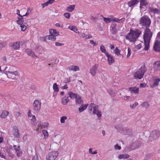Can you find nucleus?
Masks as SVG:
<instances>
[{"label": "nucleus", "mask_w": 160, "mask_h": 160, "mask_svg": "<svg viewBox=\"0 0 160 160\" xmlns=\"http://www.w3.org/2000/svg\"><path fill=\"white\" fill-rule=\"evenodd\" d=\"M41 128H45L47 127L48 126V123L47 122H44L43 123L42 125H41Z\"/></svg>", "instance_id": "obj_48"}, {"label": "nucleus", "mask_w": 160, "mask_h": 160, "mask_svg": "<svg viewBox=\"0 0 160 160\" xmlns=\"http://www.w3.org/2000/svg\"><path fill=\"white\" fill-rule=\"evenodd\" d=\"M63 16L67 19H69L70 18V14L69 12H65L64 13Z\"/></svg>", "instance_id": "obj_49"}, {"label": "nucleus", "mask_w": 160, "mask_h": 160, "mask_svg": "<svg viewBox=\"0 0 160 160\" xmlns=\"http://www.w3.org/2000/svg\"><path fill=\"white\" fill-rule=\"evenodd\" d=\"M160 42L157 40L156 41L154 46L153 48L155 51L156 52H159L160 51Z\"/></svg>", "instance_id": "obj_16"}, {"label": "nucleus", "mask_w": 160, "mask_h": 160, "mask_svg": "<svg viewBox=\"0 0 160 160\" xmlns=\"http://www.w3.org/2000/svg\"><path fill=\"white\" fill-rule=\"evenodd\" d=\"M27 11L26 12L25 14L23 15V16H27L31 13V10H30V9L29 8H28L27 9Z\"/></svg>", "instance_id": "obj_55"}, {"label": "nucleus", "mask_w": 160, "mask_h": 160, "mask_svg": "<svg viewBox=\"0 0 160 160\" xmlns=\"http://www.w3.org/2000/svg\"><path fill=\"white\" fill-rule=\"evenodd\" d=\"M141 31L138 29L132 30L130 29L129 32L125 35V37L130 42H134L141 34Z\"/></svg>", "instance_id": "obj_2"}, {"label": "nucleus", "mask_w": 160, "mask_h": 160, "mask_svg": "<svg viewBox=\"0 0 160 160\" xmlns=\"http://www.w3.org/2000/svg\"><path fill=\"white\" fill-rule=\"evenodd\" d=\"M32 160H39L38 155L35 154Z\"/></svg>", "instance_id": "obj_62"}, {"label": "nucleus", "mask_w": 160, "mask_h": 160, "mask_svg": "<svg viewBox=\"0 0 160 160\" xmlns=\"http://www.w3.org/2000/svg\"><path fill=\"white\" fill-rule=\"evenodd\" d=\"M27 138L28 136L27 134L24 135L23 137V139L25 141H26L28 140Z\"/></svg>", "instance_id": "obj_63"}, {"label": "nucleus", "mask_w": 160, "mask_h": 160, "mask_svg": "<svg viewBox=\"0 0 160 160\" xmlns=\"http://www.w3.org/2000/svg\"><path fill=\"white\" fill-rule=\"evenodd\" d=\"M48 5V2H47L41 4V6L42 8H44L45 7L47 6Z\"/></svg>", "instance_id": "obj_61"}, {"label": "nucleus", "mask_w": 160, "mask_h": 160, "mask_svg": "<svg viewBox=\"0 0 160 160\" xmlns=\"http://www.w3.org/2000/svg\"><path fill=\"white\" fill-rule=\"evenodd\" d=\"M129 157L130 156L129 155L125 154H120L118 155V158L120 159H122V158L125 159L129 158Z\"/></svg>", "instance_id": "obj_32"}, {"label": "nucleus", "mask_w": 160, "mask_h": 160, "mask_svg": "<svg viewBox=\"0 0 160 160\" xmlns=\"http://www.w3.org/2000/svg\"><path fill=\"white\" fill-rule=\"evenodd\" d=\"M71 81L70 78H66L64 81L63 83H67Z\"/></svg>", "instance_id": "obj_59"}, {"label": "nucleus", "mask_w": 160, "mask_h": 160, "mask_svg": "<svg viewBox=\"0 0 160 160\" xmlns=\"http://www.w3.org/2000/svg\"><path fill=\"white\" fill-rule=\"evenodd\" d=\"M108 92L110 95L112 97H113L115 96V93L112 90H110L108 91Z\"/></svg>", "instance_id": "obj_53"}, {"label": "nucleus", "mask_w": 160, "mask_h": 160, "mask_svg": "<svg viewBox=\"0 0 160 160\" xmlns=\"http://www.w3.org/2000/svg\"><path fill=\"white\" fill-rule=\"evenodd\" d=\"M81 105V107L78 108L79 111L80 112H82L85 110L87 108L88 104H87L83 105L82 104Z\"/></svg>", "instance_id": "obj_30"}, {"label": "nucleus", "mask_w": 160, "mask_h": 160, "mask_svg": "<svg viewBox=\"0 0 160 160\" xmlns=\"http://www.w3.org/2000/svg\"><path fill=\"white\" fill-rule=\"evenodd\" d=\"M8 114L9 112L8 111L6 110H3L2 112L0 117L2 118H5L7 117Z\"/></svg>", "instance_id": "obj_29"}, {"label": "nucleus", "mask_w": 160, "mask_h": 160, "mask_svg": "<svg viewBox=\"0 0 160 160\" xmlns=\"http://www.w3.org/2000/svg\"><path fill=\"white\" fill-rule=\"evenodd\" d=\"M53 88L54 92H58L59 91V89L56 83L53 84Z\"/></svg>", "instance_id": "obj_40"}, {"label": "nucleus", "mask_w": 160, "mask_h": 160, "mask_svg": "<svg viewBox=\"0 0 160 160\" xmlns=\"http://www.w3.org/2000/svg\"><path fill=\"white\" fill-rule=\"evenodd\" d=\"M68 28L69 29L74 31L76 33H79V32L75 27L73 26H69L68 27Z\"/></svg>", "instance_id": "obj_37"}, {"label": "nucleus", "mask_w": 160, "mask_h": 160, "mask_svg": "<svg viewBox=\"0 0 160 160\" xmlns=\"http://www.w3.org/2000/svg\"><path fill=\"white\" fill-rule=\"evenodd\" d=\"M61 88L62 89H67L68 88V86L67 84H65L64 85H61Z\"/></svg>", "instance_id": "obj_57"}, {"label": "nucleus", "mask_w": 160, "mask_h": 160, "mask_svg": "<svg viewBox=\"0 0 160 160\" xmlns=\"http://www.w3.org/2000/svg\"><path fill=\"white\" fill-rule=\"evenodd\" d=\"M139 147V146L137 145V142L133 143L131 146V148L132 149H134L138 148Z\"/></svg>", "instance_id": "obj_41"}, {"label": "nucleus", "mask_w": 160, "mask_h": 160, "mask_svg": "<svg viewBox=\"0 0 160 160\" xmlns=\"http://www.w3.org/2000/svg\"><path fill=\"white\" fill-rule=\"evenodd\" d=\"M146 71V69L145 66H142L140 68L135 72L134 75V78L139 79H142L143 77L144 73Z\"/></svg>", "instance_id": "obj_3"}, {"label": "nucleus", "mask_w": 160, "mask_h": 160, "mask_svg": "<svg viewBox=\"0 0 160 160\" xmlns=\"http://www.w3.org/2000/svg\"><path fill=\"white\" fill-rule=\"evenodd\" d=\"M160 136V132L158 131H153L152 132L148 138V140L152 141L158 138Z\"/></svg>", "instance_id": "obj_4"}, {"label": "nucleus", "mask_w": 160, "mask_h": 160, "mask_svg": "<svg viewBox=\"0 0 160 160\" xmlns=\"http://www.w3.org/2000/svg\"><path fill=\"white\" fill-rule=\"evenodd\" d=\"M28 26L27 23L25 22L21 24L20 27L21 28V30L22 31H24L27 29Z\"/></svg>", "instance_id": "obj_33"}, {"label": "nucleus", "mask_w": 160, "mask_h": 160, "mask_svg": "<svg viewBox=\"0 0 160 160\" xmlns=\"http://www.w3.org/2000/svg\"><path fill=\"white\" fill-rule=\"evenodd\" d=\"M78 34L80 37L84 38L85 40L92 38V36L91 34L87 35L84 32H79V33Z\"/></svg>", "instance_id": "obj_13"}, {"label": "nucleus", "mask_w": 160, "mask_h": 160, "mask_svg": "<svg viewBox=\"0 0 160 160\" xmlns=\"http://www.w3.org/2000/svg\"><path fill=\"white\" fill-rule=\"evenodd\" d=\"M19 73L18 71L14 70L10 73L8 74L7 77L8 78L13 79H16V76H19Z\"/></svg>", "instance_id": "obj_9"}, {"label": "nucleus", "mask_w": 160, "mask_h": 160, "mask_svg": "<svg viewBox=\"0 0 160 160\" xmlns=\"http://www.w3.org/2000/svg\"><path fill=\"white\" fill-rule=\"evenodd\" d=\"M142 106L144 107L145 108H148L149 107V104L147 102H144L141 104Z\"/></svg>", "instance_id": "obj_43"}, {"label": "nucleus", "mask_w": 160, "mask_h": 160, "mask_svg": "<svg viewBox=\"0 0 160 160\" xmlns=\"http://www.w3.org/2000/svg\"><path fill=\"white\" fill-rule=\"evenodd\" d=\"M128 53L127 55V58H128L130 57V55H131V49H130V48H129V47L128 48Z\"/></svg>", "instance_id": "obj_52"}, {"label": "nucleus", "mask_w": 160, "mask_h": 160, "mask_svg": "<svg viewBox=\"0 0 160 160\" xmlns=\"http://www.w3.org/2000/svg\"><path fill=\"white\" fill-rule=\"evenodd\" d=\"M6 45L5 42H2L0 43V50H1L3 48L5 47Z\"/></svg>", "instance_id": "obj_47"}, {"label": "nucleus", "mask_w": 160, "mask_h": 160, "mask_svg": "<svg viewBox=\"0 0 160 160\" xmlns=\"http://www.w3.org/2000/svg\"><path fill=\"white\" fill-rule=\"evenodd\" d=\"M69 68L70 70L74 72L79 70V67L77 66L71 65L69 66Z\"/></svg>", "instance_id": "obj_25"}, {"label": "nucleus", "mask_w": 160, "mask_h": 160, "mask_svg": "<svg viewBox=\"0 0 160 160\" xmlns=\"http://www.w3.org/2000/svg\"><path fill=\"white\" fill-rule=\"evenodd\" d=\"M114 148L115 149L120 150L121 149V147L118 144H116L114 146Z\"/></svg>", "instance_id": "obj_60"}, {"label": "nucleus", "mask_w": 160, "mask_h": 160, "mask_svg": "<svg viewBox=\"0 0 160 160\" xmlns=\"http://www.w3.org/2000/svg\"><path fill=\"white\" fill-rule=\"evenodd\" d=\"M24 16H21V17L18 18V20H17V22L18 24L20 25L23 23V17Z\"/></svg>", "instance_id": "obj_34"}, {"label": "nucleus", "mask_w": 160, "mask_h": 160, "mask_svg": "<svg viewBox=\"0 0 160 160\" xmlns=\"http://www.w3.org/2000/svg\"><path fill=\"white\" fill-rule=\"evenodd\" d=\"M26 52L28 55L33 58H37V56L34 54V52L32 49L30 48H27L26 50Z\"/></svg>", "instance_id": "obj_15"}, {"label": "nucleus", "mask_w": 160, "mask_h": 160, "mask_svg": "<svg viewBox=\"0 0 160 160\" xmlns=\"http://www.w3.org/2000/svg\"><path fill=\"white\" fill-rule=\"evenodd\" d=\"M69 99L68 96H65L63 97L61 101V103L63 105H67L68 103L69 102Z\"/></svg>", "instance_id": "obj_17"}, {"label": "nucleus", "mask_w": 160, "mask_h": 160, "mask_svg": "<svg viewBox=\"0 0 160 160\" xmlns=\"http://www.w3.org/2000/svg\"><path fill=\"white\" fill-rule=\"evenodd\" d=\"M130 98L129 96H124L123 97V98L125 100H127L129 99Z\"/></svg>", "instance_id": "obj_64"}, {"label": "nucleus", "mask_w": 160, "mask_h": 160, "mask_svg": "<svg viewBox=\"0 0 160 160\" xmlns=\"http://www.w3.org/2000/svg\"><path fill=\"white\" fill-rule=\"evenodd\" d=\"M5 156L3 153L2 150V149L0 150V157H1V158L5 159Z\"/></svg>", "instance_id": "obj_45"}, {"label": "nucleus", "mask_w": 160, "mask_h": 160, "mask_svg": "<svg viewBox=\"0 0 160 160\" xmlns=\"http://www.w3.org/2000/svg\"><path fill=\"white\" fill-rule=\"evenodd\" d=\"M76 104L77 105L79 106L83 104V102L81 98V97L78 95V96L75 99Z\"/></svg>", "instance_id": "obj_22"}, {"label": "nucleus", "mask_w": 160, "mask_h": 160, "mask_svg": "<svg viewBox=\"0 0 160 160\" xmlns=\"http://www.w3.org/2000/svg\"><path fill=\"white\" fill-rule=\"evenodd\" d=\"M125 21L124 18H122L120 19H119L117 18H113V21L119 23H121Z\"/></svg>", "instance_id": "obj_36"}, {"label": "nucleus", "mask_w": 160, "mask_h": 160, "mask_svg": "<svg viewBox=\"0 0 160 160\" xmlns=\"http://www.w3.org/2000/svg\"><path fill=\"white\" fill-rule=\"evenodd\" d=\"M22 43V42H12L11 43V46L14 49L16 50L20 47V44Z\"/></svg>", "instance_id": "obj_14"}, {"label": "nucleus", "mask_w": 160, "mask_h": 160, "mask_svg": "<svg viewBox=\"0 0 160 160\" xmlns=\"http://www.w3.org/2000/svg\"><path fill=\"white\" fill-rule=\"evenodd\" d=\"M67 119V117L66 116H62L60 119V122L62 123H64L65 122V120Z\"/></svg>", "instance_id": "obj_51"}, {"label": "nucleus", "mask_w": 160, "mask_h": 160, "mask_svg": "<svg viewBox=\"0 0 160 160\" xmlns=\"http://www.w3.org/2000/svg\"><path fill=\"white\" fill-rule=\"evenodd\" d=\"M92 149L90 148L89 150V153L92 154H96L97 153V152L96 150H95L93 152L92 151Z\"/></svg>", "instance_id": "obj_44"}, {"label": "nucleus", "mask_w": 160, "mask_h": 160, "mask_svg": "<svg viewBox=\"0 0 160 160\" xmlns=\"http://www.w3.org/2000/svg\"><path fill=\"white\" fill-rule=\"evenodd\" d=\"M150 10L151 12L154 14H160V10L158 8H150Z\"/></svg>", "instance_id": "obj_23"}, {"label": "nucleus", "mask_w": 160, "mask_h": 160, "mask_svg": "<svg viewBox=\"0 0 160 160\" xmlns=\"http://www.w3.org/2000/svg\"><path fill=\"white\" fill-rule=\"evenodd\" d=\"M15 68L12 66H9L8 67H6L5 68V73L8 75V74L10 73L13 71L15 70Z\"/></svg>", "instance_id": "obj_11"}, {"label": "nucleus", "mask_w": 160, "mask_h": 160, "mask_svg": "<svg viewBox=\"0 0 160 160\" xmlns=\"http://www.w3.org/2000/svg\"><path fill=\"white\" fill-rule=\"evenodd\" d=\"M138 2L137 0H132L128 2V5L129 7H131L137 4Z\"/></svg>", "instance_id": "obj_27"}, {"label": "nucleus", "mask_w": 160, "mask_h": 160, "mask_svg": "<svg viewBox=\"0 0 160 160\" xmlns=\"http://www.w3.org/2000/svg\"><path fill=\"white\" fill-rule=\"evenodd\" d=\"M119 57L122 56V58L123 57V55H121L120 53V50L117 48H116L113 51Z\"/></svg>", "instance_id": "obj_35"}, {"label": "nucleus", "mask_w": 160, "mask_h": 160, "mask_svg": "<svg viewBox=\"0 0 160 160\" xmlns=\"http://www.w3.org/2000/svg\"><path fill=\"white\" fill-rule=\"evenodd\" d=\"M44 41H46L47 40H51L52 41H54L56 39V36L54 35L51 34L49 35L46 36L45 37H44Z\"/></svg>", "instance_id": "obj_19"}, {"label": "nucleus", "mask_w": 160, "mask_h": 160, "mask_svg": "<svg viewBox=\"0 0 160 160\" xmlns=\"http://www.w3.org/2000/svg\"><path fill=\"white\" fill-rule=\"evenodd\" d=\"M75 8V5H71L67 7L66 10L69 12H72Z\"/></svg>", "instance_id": "obj_31"}, {"label": "nucleus", "mask_w": 160, "mask_h": 160, "mask_svg": "<svg viewBox=\"0 0 160 160\" xmlns=\"http://www.w3.org/2000/svg\"><path fill=\"white\" fill-rule=\"evenodd\" d=\"M14 149L16 151V153L17 156L18 157H20L21 156L22 154V152L19 146H18L17 148L16 145H14L13 146Z\"/></svg>", "instance_id": "obj_18"}, {"label": "nucleus", "mask_w": 160, "mask_h": 160, "mask_svg": "<svg viewBox=\"0 0 160 160\" xmlns=\"http://www.w3.org/2000/svg\"><path fill=\"white\" fill-rule=\"evenodd\" d=\"M36 122V119H34L32 118L31 119V124L32 125L34 126L35 125Z\"/></svg>", "instance_id": "obj_58"}, {"label": "nucleus", "mask_w": 160, "mask_h": 160, "mask_svg": "<svg viewBox=\"0 0 160 160\" xmlns=\"http://www.w3.org/2000/svg\"><path fill=\"white\" fill-rule=\"evenodd\" d=\"M148 2L147 0H141L140 4L142 5L145 6L148 4Z\"/></svg>", "instance_id": "obj_42"}, {"label": "nucleus", "mask_w": 160, "mask_h": 160, "mask_svg": "<svg viewBox=\"0 0 160 160\" xmlns=\"http://www.w3.org/2000/svg\"><path fill=\"white\" fill-rule=\"evenodd\" d=\"M139 22L142 26L146 28L144 32V49L145 50H148L149 48L150 41L152 36V33L151 30L148 28L151 24V20L148 16L144 15L140 18Z\"/></svg>", "instance_id": "obj_1"}, {"label": "nucleus", "mask_w": 160, "mask_h": 160, "mask_svg": "<svg viewBox=\"0 0 160 160\" xmlns=\"http://www.w3.org/2000/svg\"><path fill=\"white\" fill-rule=\"evenodd\" d=\"M117 25L114 23H112L110 26V31L111 32L113 35L117 33Z\"/></svg>", "instance_id": "obj_10"}, {"label": "nucleus", "mask_w": 160, "mask_h": 160, "mask_svg": "<svg viewBox=\"0 0 160 160\" xmlns=\"http://www.w3.org/2000/svg\"><path fill=\"white\" fill-rule=\"evenodd\" d=\"M138 103L137 102H136L134 103L132 105H130V107L131 108H134L138 105Z\"/></svg>", "instance_id": "obj_54"}, {"label": "nucleus", "mask_w": 160, "mask_h": 160, "mask_svg": "<svg viewBox=\"0 0 160 160\" xmlns=\"http://www.w3.org/2000/svg\"><path fill=\"white\" fill-rule=\"evenodd\" d=\"M103 20L105 22L107 23L110 22L112 21H113V18H107L105 17H103Z\"/></svg>", "instance_id": "obj_39"}, {"label": "nucleus", "mask_w": 160, "mask_h": 160, "mask_svg": "<svg viewBox=\"0 0 160 160\" xmlns=\"http://www.w3.org/2000/svg\"><path fill=\"white\" fill-rule=\"evenodd\" d=\"M68 94L69 97L72 99H76L78 95H77L76 94L73 93L71 91H68Z\"/></svg>", "instance_id": "obj_24"}, {"label": "nucleus", "mask_w": 160, "mask_h": 160, "mask_svg": "<svg viewBox=\"0 0 160 160\" xmlns=\"http://www.w3.org/2000/svg\"><path fill=\"white\" fill-rule=\"evenodd\" d=\"M15 115L16 117H18L21 116V113L19 112H15Z\"/></svg>", "instance_id": "obj_56"}, {"label": "nucleus", "mask_w": 160, "mask_h": 160, "mask_svg": "<svg viewBox=\"0 0 160 160\" xmlns=\"http://www.w3.org/2000/svg\"><path fill=\"white\" fill-rule=\"evenodd\" d=\"M153 68L155 71H160V61L154 62Z\"/></svg>", "instance_id": "obj_21"}, {"label": "nucleus", "mask_w": 160, "mask_h": 160, "mask_svg": "<svg viewBox=\"0 0 160 160\" xmlns=\"http://www.w3.org/2000/svg\"><path fill=\"white\" fill-rule=\"evenodd\" d=\"M13 133L15 138H19L20 137V134L17 127H14L13 128Z\"/></svg>", "instance_id": "obj_20"}, {"label": "nucleus", "mask_w": 160, "mask_h": 160, "mask_svg": "<svg viewBox=\"0 0 160 160\" xmlns=\"http://www.w3.org/2000/svg\"><path fill=\"white\" fill-rule=\"evenodd\" d=\"M58 155V152L52 151L50 152L46 157L47 160H55Z\"/></svg>", "instance_id": "obj_6"}, {"label": "nucleus", "mask_w": 160, "mask_h": 160, "mask_svg": "<svg viewBox=\"0 0 160 160\" xmlns=\"http://www.w3.org/2000/svg\"><path fill=\"white\" fill-rule=\"evenodd\" d=\"M100 50L101 51L105 54V55H106V53H108L106 52V49L105 48L104 46L103 45H102L100 47Z\"/></svg>", "instance_id": "obj_38"}, {"label": "nucleus", "mask_w": 160, "mask_h": 160, "mask_svg": "<svg viewBox=\"0 0 160 160\" xmlns=\"http://www.w3.org/2000/svg\"><path fill=\"white\" fill-rule=\"evenodd\" d=\"M90 106L93 108L92 113L94 114H96L98 118L102 116L101 112L98 110V105L96 106L94 103H91Z\"/></svg>", "instance_id": "obj_5"}, {"label": "nucleus", "mask_w": 160, "mask_h": 160, "mask_svg": "<svg viewBox=\"0 0 160 160\" xmlns=\"http://www.w3.org/2000/svg\"><path fill=\"white\" fill-rule=\"evenodd\" d=\"M108 58V62L109 65H111L114 63L115 61L113 57L111 55L109 54L108 53H106V55Z\"/></svg>", "instance_id": "obj_12"}, {"label": "nucleus", "mask_w": 160, "mask_h": 160, "mask_svg": "<svg viewBox=\"0 0 160 160\" xmlns=\"http://www.w3.org/2000/svg\"><path fill=\"white\" fill-rule=\"evenodd\" d=\"M42 132L44 135L45 138L46 139L48 136V132L46 130H43L42 131Z\"/></svg>", "instance_id": "obj_46"}, {"label": "nucleus", "mask_w": 160, "mask_h": 160, "mask_svg": "<svg viewBox=\"0 0 160 160\" xmlns=\"http://www.w3.org/2000/svg\"><path fill=\"white\" fill-rule=\"evenodd\" d=\"M98 66V64H95L90 69L89 72L92 76L94 77L95 76Z\"/></svg>", "instance_id": "obj_8"}, {"label": "nucleus", "mask_w": 160, "mask_h": 160, "mask_svg": "<svg viewBox=\"0 0 160 160\" xmlns=\"http://www.w3.org/2000/svg\"><path fill=\"white\" fill-rule=\"evenodd\" d=\"M41 102L39 100H35L33 104L34 110L36 112H38L41 108Z\"/></svg>", "instance_id": "obj_7"}, {"label": "nucleus", "mask_w": 160, "mask_h": 160, "mask_svg": "<svg viewBox=\"0 0 160 160\" xmlns=\"http://www.w3.org/2000/svg\"><path fill=\"white\" fill-rule=\"evenodd\" d=\"M49 32L50 34L54 35V36H58L59 35V32L56 29H50L49 30Z\"/></svg>", "instance_id": "obj_26"}, {"label": "nucleus", "mask_w": 160, "mask_h": 160, "mask_svg": "<svg viewBox=\"0 0 160 160\" xmlns=\"http://www.w3.org/2000/svg\"><path fill=\"white\" fill-rule=\"evenodd\" d=\"M90 43L93 46H96L98 44L96 41L94 42L93 40H90Z\"/></svg>", "instance_id": "obj_50"}, {"label": "nucleus", "mask_w": 160, "mask_h": 160, "mask_svg": "<svg viewBox=\"0 0 160 160\" xmlns=\"http://www.w3.org/2000/svg\"><path fill=\"white\" fill-rule=\"evenodd\" d=\"M129 90L131 93H138V92L139 89L138 88L131 87L129 88Z\"/></svg>", "instance_id": "obj_28"}]
</instances>
